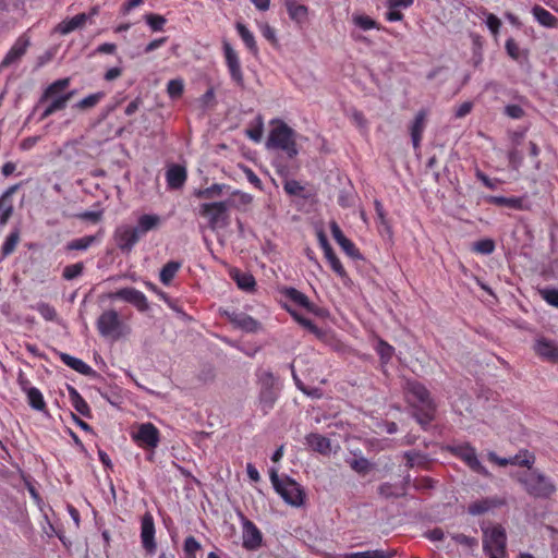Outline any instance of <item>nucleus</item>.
<instances>
[{
    "instance_id": "obj_6",
    "label": "nucleus",
    "mask_w": 558,
    "mask_h": 558,
    "mask_svg": "<svg viewBox=\"0 0 558 558\" xmlns=\"http://www.w3.org/2000/svg\"><path fill=\"white\" fill-rule=\"evenodd\" d=\"M506 531L500 525L483 529V550L488 558L507 557Z\"/></svg>"
},
{
    "instance_id": "obj_19",
    "label": "nucleus",
    "mask_w": 558,
    "mask_h": 558,
    "mask_svg": "<svg viewBox=\"0 0 558 558\" xmlns=\"http://www.w3.org/2000/svg\"><path fill=\"white\" fill-rule=\"evenodd\" d=\"M141 539L143 547L148 553H154L156 550V542H155V523L153 515L150 513H146L142 518L141 522Z\"/></svg>"
},
{
    "instance_id": "obj_31",
    "label": "nucleus",
    "mask_w": 558,
    "mask_h": 558,
    "mask_svg": "<svg viewBox=\"0 0 558 558\" xmlns=\"http://www.w3.org/2000/svg\"><path fill=\"white\" fill-rule=\"evenodd\" d=\"M236 32L241 39L243 40L246 48L256 56L258 53V47L255 40L254 34L243 24L238 22L235 24Z\"/></svg>"
},
{
    "instance_id": "obj_1",
    "label": "nucleus",
    "mask_w": 558,
    "mask_h": 558,
    "mask_svg": "<svg viewBox=\"0 0 558 558\" xmlns=\"http://www.w3.org/2000/svg\"><path fill=\"white\" fill-rule=\"evenodd\" d=\"M70 86V78H59L49 84L41 93L37 102L28 116V120L38 113V121H44L50 116L66 108L74 96V90L66 92Z\"/></svg>"
},
{
    "instance_id": "obj_25",
    "label": "nucleus",
    "mask_w": 558,
    "mask_h": 558,
    "mask_svg": "<svg viewBox=\"0 0 558 558\" xmlns=\"http://www.w3.org/2000/svg\"><path fill=\"white\" fill-rule=\"evenodd\" d=\"M166 178L169 187L179 189L186 180V170L184 167L174 165L168 169Z\"/></svg>"
},
{
    "instance_id": "obj_8",
    "label": "nucleus",
    "mask_w": 558,
    "mask_h": 558,
    "mask_svg": "<svg viewBox=\"0 0 558 558\" xmlns=\"http://www.w3.org/2000/svg\"><path fill=\"white\" fill-rule=\"evenodd\" d=\"M96 326L105 338L117 340L124 335V325L114 310L105 311L98 317Z\"/></svg>"
},
{
    "instance_id": "obj_54",
    "label": "nucleus",
    "mask_w": 558,
    "mask_h": 558,
    "mask_svg": "<svg viewBox=\"0 0 558 558\" xmlns=\"http://www.w3.org/2000/svg\"><path fill=\"white\" fill-rule=\"evenodd\" d=\"M339 246L350 257H352V258H361V254H360L359 250L356 248L355 244L351 240H349L348 238L344 241H342V243L339 244Z\"/></svg>"
},
{
    "instance_id": "obj_18",
    "label": "nucleus",
    "mask_w": 558,
    "mask_h": 558,
    "mask_svg": "<svg viewBox=\"0 0 558 558\" xmlns=\"http://www.w3.org/2000/svg\"><path fill=\"white\" fill-rule=\"evenodd\" d=\"M29 45V39L26 36H20L1 61L0 70L19 63Z\"/></svg>"
},
{
    "instance_id": "obj_60",
    "label": "nucleus",
    "mask_w": 558,
    "mask_h": 558,
    "mask_svg": "<svg viewBox=\"0 0 558 558\" xmlns=\"http://www.w3.org/2000/svg\"><path fill=\"white\" fill-rule=\"evenodd\" d=\"M451 537L456 543L468 546V547H474L477 545L476 538L464 535V534L458 533V534H453Z\"/></svg>"
},
{
    "instance_id": "obj_12",
    "label": "nucleus",
    "mask_w": 558,
    "mask_h": 558,
    "mask_svg": "<svg viewBox=\"0 0 558 558\" xmlns=\"http://www.w3.org/2000/svg\"><path fill=\"white\" fill-rule=\"evenodd\" d=\"M98 12V8L94 7L88 13H80L73 17L65 19L54 27V32L60 35H68L84 27L87 23H92Z\"/></svg>"
},
{
    "instance_id": "obj_37",
    "label": "nucleus",
    "mask_w": 558,
    "mask_h": 558,
    "mask_svg": "<svg viewBox=\"0 0 558 558\" xmlns=\"http://www.w3.org/2000/svg\"><path fill=\"white\" fill-rule=\"evenodd\" d=\"M352 22L356 27L361 28L362 31L380 28L375 20L365 14H353Z\"/></svg>"
},
{
    "instance_id": "obj_50",
    "label": "nucleus",
    "mask_w": 558,
    "mask_h": 558,
    "mask_svg": "<svg viewBox=\"0 0 558 558\" xmlns=\"http://www.w3.org/2000/svg\"><path fill=\"white\" fill-rule=\"evenodd\" d=\"M84 269L83 263H75L72 265H68L63 269V278L65 280H73L76 277L81 276Z\"/></svg>"
},
{
    "instance_id": "obj_49",
    "label": "nucleus",
    "mask_w": 558,
    "mask_h": 558,
    "mask_svg": "<svg viewBox=\"0 0 558 558\" xmlns=\"http://www.w3.org/2000/svg\"><path fill=\"white\" fill-rule=\"evenodd\" d=\"M376 352L384 362H388L392 357L395 349L386 341L379 340L376 345Z\"/></svg>"
},
{
    "instance_id": "obj_28",
    "label": "nucleus",
    "mask_w": 558,
    "mask_h": 558,
    "mask_svg": "<svg viewBox=\"0 0 558 558\" xmlns=\"http://www.w3.org/2000/svg\"><path fill=\"white\" fill-rule=\"evenodd\" d=\"M60 359L66 366L82 375H89L93 372L92 367L83 360L72 356L68 353H61Z\"/></svg>"
},
{
    "instance_id": "obj_15",
    "label": "nucleus",
    "mask_w": 558,
    "mask_h": 558,
    "mask_svg": "<svg viewBox=\"0 0 558 558\" xmlns=\"http://www.w3.org/2000/svg\"><path fill=\"white\" fill-rule=\"evenodd\" d=\"M223 314L235 328L242 331L255 333L262 329L260 323L246 313L225 311Z\"/></svg>"
},
{
    "instance_id": "obj_2",
    "label": "nucleus",
    "mask_w": 558,
    "mask_h": 558,
    "mask_svg": "<svg viewBox=\"0 0 558 558\" xmlns=\"http://www.w3.org/2000/svg\"><path fill=\"white\" fill-rule=\"evenodd\" d=\"M409 401L417 409L415 417L421 425L429 424L434 418L435 403L425 386L416 380L405 383Z\"/></svg>"
},
{
    "instance_id": "obj_39",
    "label": "nucleus",
    "mask_w": 558,
    "mask_h": 558,
    "mask_svg": "<svg viewBox=\"0 0 558 558\" xmlns=\"http://www.w3.org/2000/svg\"><path fill=\"white\" fill-rule=\"evenodd\" d=\"M286 295L291 301H293L295 304H298L308 311H313V305L310 302L308 298L304 293L300 292L299 290H296L294 288H290L287 290Z\"/></svg>"
},
{
    "instance_id": "obj_62",
    "label": "nucleus",
    "mask_w": 558,
    "mask_h": 558,
    "mask_svg": "<svg viewBox=\"0 0 558 558\" xmlns=\"http://www.w3.org/2000/svg\"><path fill=\"white\" fill-rule=\"evenodd\" d=\"M506 50H507V53L514 60H518L519 57H520V49H519V46L518 44L514 41L513 38H509L507 41H506Z\"/></svg>"
},
{
    "instance_id": "obj_52",
    "label": "nucleus",
    "mask_w": 558,
    "mask_h": 558,
    "mask_svg": "<svg viewBox=\"0 0 558 558\" xmlns=\"http://www.w3.org/2000/svg\"><path fill=\"white\" fill-rule=\"evenodd\" d=\"M349 464L352 470L361 474L366 473L369 470V461L364 457L353 459Z\"/></svg>"
},
{
    "instance_id": "obj_14",
    "label": "nucleus",
    "mask_w": 558,
    "mask_h": 558,
    "mask_svg": "<svg viewBox=\"0 0 558 558\" xmlns=\"http://www.w3.org/2000/svg\"><path fill=\"white\" fill-rule=\"evenodd\" d=\"M242 546L246 550H256L262 546L263 534L257 525L246 518H242Z\"/></svg>"
},
{
    "instance_id": "obj_44",
    "label": "nucleus",
    "mask_w": 558,
    "mask_h": 558,
    "mask_svg": "<svg viewBox=\"0 0 558 558\" xmlns=\"http://www.w3.org/2000/svg\"><path fill=\"white\" fill-rule=\"evenodd\" d=\"M144 20L145 22L147 23V25L154 31V32H159V31H162L163 29V26L167 22V20L162 16V15H159V14H155V13H148L144 16Z\"/></svg>"
},
{
    "instance_id": "obj_13",
    "label": "nucleus",
    "mask_w": 558,
    "mask_h": 558,
    "mask_svg": "<svg viewBox=\"0 0 558 558\" xmlns=\"http://www.w3.org/2000/svg\"><path fill=\"white\" fill-rule=\"evenodd\" d=\"M117 246L123 252H131L142 238L135 227L119 226L113 234Z\"/></svg>"
},
{
    "instance_id": "obj_57",
    "label": "nucleus",
    "mask_w": 558,
    "mask_h": 558,
    "mask_svg": "<svg viewBox=\"0 0 558 558\" xmlns=\"http://www.w3.org/2000/svg\"><path fill=\"white\" fill-rule=\"evenodd\" d=\"M476 178L489 190H496L500 183L498 179H490L482 171H476Z\"/></svg>"
},
{
    "instance_id": "obj_47",
    "label": "nucleus",
    "mask_w": 558,
    "mask_h": 558,
    "mask_svg": "<svg viewBox=\"0 0 558 558\" xmlns=\"http://www.w3.org/2000/svg\"><path fill=\"white\" fill-rule=\"evenodd\" d=\"M495 250V243L490 239H483L474 243L473 251L483 254V255H489Z\"/></svg>"
},
{
    "instance_id": "obj_4",
    "label": "nucleus",
    "mask_w": 558,
    "mask_h": 558,
    "mask_svg": "<svg viewBox=\"0 0 558 558\" xmlns=\"http://www.w3.org/2000/svg\"><path fill=\"white\" fill-rule=\"evenodd\" d=\"M257 384L259 387L258 408L263 414H268L279 396L278 380L270 371L260 369L257 372Z\"/></svg>"
},
{
    "instance_id": "obj_38",
    "label": "nucleus",
    "mask_w": 558,
    "mask_h": 558,
    "mask_svg": "<svg viewBox=\"0 0 558 558\" xmlns=\"http://www.w3.org/2000/svg\"><path fill=\"white\" fill-rule=\"evenodd\" d=\"M325 258L329 263L331 269L336 272V275L342 279L343 282L349 280L348 274L341 264L340 259L336 256L335 252H330V254L325 255Z\"/></svg>"
},
{
    "instance_id": "obj_34",
    "label": "nucleus",
    "mask_w": 558,
    "mask_h": 558,
    "mask_svg": "<svg viewBox=\"0 0 558 558\" xmlns=\"http://www.w3.org/2000/svg\"><path fill=\"white\" fill-rule=\"evenodd\" d=\"M480 16L485 19V24L492 35L496 38L499 35V31L501 27V21L495 14L488 12L486 9L482 8L480 10Z\"/></svg>"
},
{
    "instance_id": "obj_45",
    "label": "nucleus",
    "mask_w": 558,
    "mask_h": 558,
    "mask_svg": "<svg viewBox=\"0 0 558 558\" xmlns=\"http://www.w3.org/2000/svg\"><path fill=\"white\" fill-rule=\"evenodd\" d=\"M289 15L293 20L303 19L307 14V8L302 4H296L294 1L289 0L286 3Z\"/></svg>"
},
{
    "instance_id": "obj_53",
    "label": "nucleus",
    "mask_w": 558,
    "mask_h": 558,
    "mask_svg": "<svg viewBox=\"0 0 558 558\" xmlns=\"http://www.w3.org/2000/svg\"><path fill=\"white\" fill-rule=\"evenodd\" d=\"M183 548L186 556L195 555L201 549V543L194 536H189L184 541Z\"/></svg>"
},
{
    "instance_id": "obj_21",
    "label": "nucleus",
    "mask_w": 558,
    "mask_h": 558,
    "mask_svg": "<svg viewBox=\"0 0 558 558\" xmlns=\"http://www.w3.org/2000/svg\"><path fill=\"white\" fill-rule=\"evenodd\" d=\"M426 118L427 112L425 110L418 111L410 126L412 144L415 149L420 148L422 135L426 125Z\"/></svg>"
},
{
    "instance_id": "obj_41",
    "label": "nucleus",
    "mask_w": 558,
    "mask_h": 558,
    "mask_svg": "<svg viewBox=\"0 0 558 558\" xmlns=\"http://www.w3.org/2000/svg\"><path fill=\"white\" fill-rule=\"evenodd\" d=\"M102 98H104V93H101V92L90 94V95L84 97L83 99H81L80 101H77L74 105V107L80 110H87V109L95 107Z\"/></svg>"
},
{
    "instance_id": "obj_7",
    "label": "nucleus",
    "mask_w": 558,
    "mask_h": 558,
    "mask_svg": "<svg viewBox=\"0 0 558 558\" xmlns=\"http://www.w3.org/2000/svg\"><path fill=\"white\" fill-rule=\"evenodd\" d=\"M520 482L526 493L534 498L547 499L556 492L551 478L537 470H532L527 475L520 478Z\"/></svg>"
},
{
    "instance_id": "obj_42",
    "label": "nucleus",
    "mask_w": 558,
    "mask_h": 558,
    "mask_svg": "<svg viewBox=\"0 0 558 558\" xmlns=\"http://www.w3.org/2000/svg\"><path fill=\"white\" fill-rule=\"evenodd\" d=\"M34 310L37 311L41 317L47 322H54L57 320V311L56 308L45 302H39L34 306Z\"/></svg>"
},
{
    "instance_id": "obj_46",
    "label": "nucleus",
    "mask_w": 558,
    "mask_h": 558,
    "mask_svg": "<svg viewBox=\"0 0 558 558\" xmlns=\"http://www.w3.org/2000/svg\"><path fill=\"white\" fill-rule=\"evenodd\" d=\"M184 89V82L182 78L170 80L167 84V93L170 98H179Z\"/></svg>"
},
{
    "instance_id": "obj_56",
    "label": "nucleus",
    "mask_w": 558,
    "mask_h": 558,
    "mask_svg": "<svg viewBox=\"0 0 558 558\" xmlns=\"http://www.w3.org/2000/svg\"><path fill=\"white\" fill-rule=\"evenodd\" d=\"M542 298L550 305L558 308V290L545 289L541 291Z\"/></svg>"
},
{
    "instance_id": "obj_3",
    "label": "nucleus",
    "mask_w": 558,
    "mask_h": 558,
    "mask_svg": "<svg viewBox=\"0 0 558 558\" xmlns=\"http://www.w3.org/2000/svg\"><path fill=\"white\" fill-rule=\"evenodd\" d=\"M271 125L266 142L267 148L282 150L289 158H294L299 154L294 130L281 120H272Z\"/></svg>"
},
{
    "instance_id": "obj_24",
    "label": "nucleus",
    "mask_w": 558,
    "mask_h": 558,
    "mask_svg": "<svg viewBox=\"0 0 558 558\" xmlns=\"http://www.w3.org/2000/svg\"><path fill=\"white\" fill-rule=\"evenodd\" d=\"M230 276L235 281L239 289L247 292L254 291L256 281L252 274L233 268L230 270Z\"/></svg>"
},
{
    "instance_id": "obj_10",
    "label": "nucleus",
    "mask_w": 558,
    "mask_h": 558,
    "mask_svg": "<svg viewBox=\"0 0 558 558\" xmlns=\"http://www.w3.org/2000/svg\"><path fill=\"white\" fill-rule=\"evenodd\" d=\"M228 207L227 202L203 204L199 213L208 220L209 227L216 229L226 225Z\"/></svg>"
},
{
    "instance_id": "obj_55",
    "label": "nucleus",
    "mask_w": 558,
    "mask_h": 558,
    "mask_svg": "<svg viewBox=\"0 0 558 558\" xmlns=\"http://www.w3.org/2000/svg\"><path fill=\"white\" fill-rule=\"evenodd\" d=\"M291 315L304 328L308 329L310 331H312L314 333L318 332V328L311 319L303 317L302 315L298 314L296 312H291Z\"/></svg>"
},
{
    "instance_id": "obj_43",
    "label": "nucleus",
    "mask_w": 558,
    "mask_h": 558,
    "mask_svg": "<svg viewBox=\"0 0 558 558\" xmlns=\"http://www.w3.org/2000/svg\"><path fill=\"white\" fill-rule=\"evenodd\" d=\"M19 240H20V234L17 231H13L7 236V239L3 242L2 247H1L2 257H7L14 252V250L19 243Z\"/></svg>"
},
{
    "instance_id": "obj_20",
    "label": "nucleus",
    "mask_w": 558,
    "mask_h": 558,
    "mask_svg": "<svg viewBox=\"0 0 558 558\" xmlns=\"http://www.w3.org/2000/svg\"><path fill=\"white\" fill-rule=\"evenodd\" d=\"M533 348L541 359L550 363H558V347L553 340L541 337L535 340Z\"/></svg>"
},
{
    "instance_id": "obj_26",
    "label": "nucleus",
    "mask_w": 558,
    "mask_h": 558,
    "mask_svg": "<svg viewBox=\"0 0 558 558\" xmlns=\"http://www.w3.org/2000/svg\"><path fill=\"white\" fill-rule=\"evenodd\" d=\"M504 502L501 500L496 499V498H485V499H481V500L472 502L469 506L468 511L472 515H478V514H483V513L489 511L493 508L499 507Z\"/></svg>"
},
{
    "instance_id": "obj_22",
    "label": "nucleus",
    "mask_w": 558,
    "mask_h": 558,
    "mask_svg": "<svg viewBox=\"0 0 558 558\" xmlns=\"http://www.w3.org/2000/svg\"><path fill=\"white\" fill-rule=\"evenodd\" d=\"M163 219L157 214H144L138 217L136 230L141 236H144L147 232L156 230L162 223Z\"/></svg>"
},
{
    "instance_id": "obj_27",
    "label": "nucleus",
    "mask_w": 558,
    "mask_h": 558,
    "mask_svg": "<svg viewBox=\"0 0 558 558\" xmlns=\"http://www.w3.org/2000/svg\"><path fill=\"white\" fill-rule=\"evenodd\" d=\"M101 236L102 234L101 232H99L96 235H86L78 239H74L70 241L65 247L68 251H86L93 244L99 242L101 240Z\"/></svg>"
},
{
    "instance_id": "obj_30",
    "label": "nucleus",
    "mask_w": 558,
    "mask_h": 558,
    "mask_svg": "<svg viewBox=\"0 0 558 558\" xmlns=\"http://www.w3.org/2000/svg\"><path fill=\"white\" fill-rule=\"evenodd\" d=\"M22 387L26 392L28 404L37 411L45 410L46 402L40 390L36 387H26V383Z\"/></svg>"
},
{
    "instance_id": "obj_48",
    "label": "nucleus",
    "mask_w": 558,
    "mask_h": 558,
    "mask_svg": "<svg viewBox=\"0 0 558 558\" xmlns=\"http://www.w3.org/2000/svg\"><path fill=\"white\" fill-rule=\"evenodd\" d=\"M225 189H227L225 184H213L209 187L198 191L197 196L202 198H213L221 195Z\"/></svg>"
},
{
    "instance_id": "obj_36",
    "label": "nucleus",
    "mask_w": 558,
    "mask_h": 558,
    "mask_svg": "<svg viewBox=\"0 0 558 558\" xmlns=\"http://www.w3.org/2000/svg\"><path fill=\"white\" fill-rule=\"evenodd\" d=\"M181 264L178 262H168L162 269L160 270V281L168 286L177 275L178 270L180 269Z\"/></svg>"
},
{
    "instance_id": "obj_5",
    "label": "nucleus",
    "mask_w": 558,
    "mask_h": 558,
    "mask_svg": "<svg viewBox=\"0 0 558 558\" xmlns=\"http://www.w3.org/2000/svg\"><path fill=\"white\" fill-rule=\"evenodd\" d=\"M270 482L275 490L290 506L301 507L304 504V490L301 485L291 477L280 478L276 469L270 470Z\"/></svg>"
},
{
    "instance_id": "obj_61",
    "label": "nucleus",
    "mask_w": 558,
    "mask_h": 558,
    "mask_svg": "<svg viewBox=\"0 0 558 558\" xmlns=\"http://www.w3.org/2000/svg\"><path fill=\"white\" fill-rule=\"evenodd\" d=\"M505 113L512 119H521L524 116V110L519 105H508L505 107Z\"/></svg>"
},
{
    "instance_id": "obj_9",
    "label": "nucleus",
    "mask_w": 558,
    "mask_h": 558,
    "mask_svg": "<svg viewBox=\"0 0 558 558\" xmlns=\"http://www.w3.org/2000/svg\"><path fill=\"white\" fill-rule=\"evenodd\" d=\"M449 450L453 456L461 459L474 472L485 477H490L489 471L478 460L475 448L469 442L453 445L449 447Z\"/></svg>"
},
{
    "instance_id": "obj_58",
    "label": "nucleus",
    "mask_w": 558,
    "mask_h": 558,
    "mask_svg": "<svg viewBox=\"0 0 558 558\" xmlns=\"http://www.w3.org/2000/svg\"><path fill=\"white\" fill-rule=\"evenodd\" d=\"M283 189L289 195H299L303 191V186L296 180H286Z\"/></svg>"
},
{
    "instance_id": "obj_32",
    "label": "nucleus",
    "mask_w": 558,
    "mask_h": 558,
    "mask_svg": "<svg viewBox=\"0 0 558 558\" xmlns=\"http://www.w3.org/2000/svg\"><path fill=\"white\" fill-rule=\"evenodd\" d=\"M395 556L393 550H366V551H354L345 553L343 558H392Z\"/></svg>"
},
{
    "instance_id": "obj_59",
    "label": "nucleus",
    "mask_w": 558,
    "mask_h": 558,
    "mask_svg": "<svg viewBox=\"0 0 558 558\" xmlns=\"http://www.w3.org/2000/svg\"><path fill=\"white\" fill-rule=\"evenodd\" d=\"M318 243L324 252V255L330 254L332 252V247L328 242L327 235L325 234L323 229H318L316 232Z\"/></svg>"
},
{
    "instance_id": "obj_63",
    "label": "nucleus",
    "mask_w": 558,
    "mask_h": 558,
    "mask_svg": "<svg viewBox=\"0 0 558 558\" xmlns=\"http://www.w3.org/2000/svg\"><path fill=\"white\" fill-rule=\"evenodd\" d=\"M472 108L473 102L464 101L461 105H459L458 108L456 109L454 117L458 119L464 118L472 111Z\"/></svg>"
},
{
    "instance_id": "obj_23",
    "label": "nucleus",
    "mask_w": 558,
    "mask_h": 558,
    "mask_svg": "<svg viewBox=\"0 0 558 558\" xmlns=\"http://www.w3.org/2000/svg\"><path fill=\"white\" fill-rule=\"evenodd\" d=\"M306 445L313 449L314 451L319 452L320 454H330L331 452V442L330 439L316 433L308 434L305 437Z\"/></svg>"
},
{
    "instance_id": "obj_64",
    "label": "nucleus",
    "mask_w": 558,
    "mask_h": 558,
    "mask_svg": "<svg viewBox=\"0 0 558 558\" xmlns=\"http://www.w3.org/2000/svg\"><path fill=\"white\" fill-rule=\"evenodd\" d=\"M233 197H234V203L236 205H247L252 202V196L247 193H244V192H241V191H234L232 192Z\"/></svg>"
},
{
    "instance_id": "obj_33",
    "label": "nucleus",
    "mask_w": 558,
    "mask_h": 558,
    "mask_svg": "<svg viewBox=\"0 0 558 558\" xmlns=\"http://www.w3.org/2000/svg\"><path fill=\"white\" fill-rule=\"evenodd\" d=\"M532 14L535 20L545 27H554L556 25L557 19L541 5H535L532 9Z\"/></svg>"
},
{
    "instance_id": "obj_29",
    "label": "nucleus",
    "mask_w": 558,
    "mask_h": 558,
    "mask_svg": "<svg viewBox=\"0 0 558 558\" xmlns=\"http://www.w3.org/2000/svg\"><path fill=\"white\" fill-rule=\"evenodd\" d=\"M69 398L72 407L83 416H88L90 409L80 392L72 386H68Z\"/></svg>"
},
{
    "instance_id": "obj_17",
    "label": "nucleus",
    "mask_w": 558,
    "mask_h": 558,
    "mask_svg": "<svg viewBox=\"0 0 558 558\" xmlns=\"http://www.w3.org/2000/svg\"><path fill=\"white\" fill-rule=\"evenodd\" d=\"M111 300L120 299L136 306L140 311L148 308L147 298L142 291L134 288H123L109 294Z\"/></svg>"
},
{
    "instance_id": "obj_35",
    "label": "nucleus",
    "mask_w": 558,
    "mask_h": 558,
    "mask_svg": "<svg viewBox=\"0 0 558 558\" xmlns=\"http://www.w3.org/2000/svg\"><path fill=\"white\" fill-rule=\"evenodd\" d=\"M535 460L536 459L533 452H530L529 450H521L515 456L511 457V464L525 466L531 470L535 463Z\"/></svg>"
},
{
    "instance_id": "obj_51",
    "label": "nucleus",
    "mask_w": 558,
    "mask_h": 558,
    "mask_svg": "<svg viewBox=\"0 0 558 558\" xmlns=\"http://www.w3.org/2000/svg\"><path fill=\"white\" fill-rule=\"evenodd\" d=\"M13 213V205L9 201L0 198V223L5 225Z\"/></svg>"
},
{
    "instance_id": "obj_16",
    "label": "nucleus",
    "mask_w": 558,
    "mask_h": 558,
    "mask_svg": "<svg viewBox=\"0 0 558 558\" xmlns=\"http://www.w3.org/2000/svg\"><path fill=\"white\" fill-rule=\"evenodd\" d=\"M223 54L226 64L229 70L231 78L238 84L243 85V72L241 69L240 59L238 52L233 49L229 41L223 40L222 43Z\"/></svg>"
},
{
    "instance_id": "obj_11",
    "label": "nucleus",
    "mask_w": 558,
    "mask_h": 558,
    "mask_svg": "<svg viewBox=\"0 0 558 558\" xmlns=\"http://www.w3.org/2000/svg\"><path fill=\"white\" fill-rule=\"evenodd\" d=\"M133 440L142 448L154 450L160 441V433L153 423H143L133 434Z\"/></svg>"
},
{
    "instance_id": "obj_40",
    "label": "nucleus",
    "mask_w": 558,
    "mask_h": 558,
    "mask_svg": "<svg viewBox=\"0 0 558 558\" xmlns=\"http://www.w3.org/2000/svg\"><path fill=\"white\" fill-rule=\"evenodd\" d=\"M487 202L498 206H506L510 208H521V199L518 197H505V196H489Z\"/></svg>"
}]
</instances>
